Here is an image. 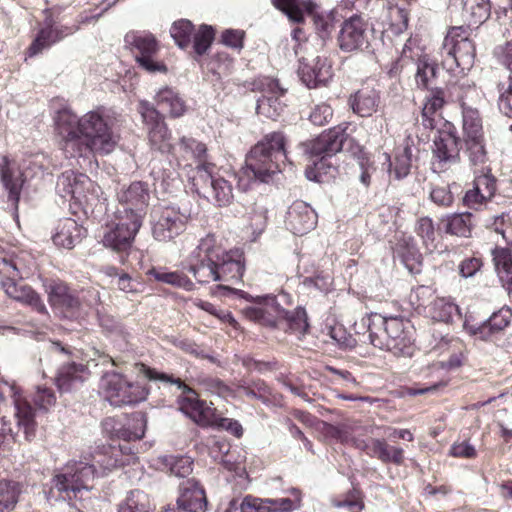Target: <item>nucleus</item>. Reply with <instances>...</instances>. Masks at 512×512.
Returning a JSON list of instances; mask_svg holds the SVG:
<instances>
[{"instance_id":"nucleus-41","label":"nucleus","mask_w":512,"mask_h":512,"mask_svg":"<svg viewBox=\"0 0 512 512\" xmlns=\"http://www.w3.org/2000/svg\"><path fill=\"white\" fill-rule=\"evenodd\" d=\"M411 160L412 150L409 140L406 139L395 155L394 162L390 164V173L398 180L405 178L410 173Z\"/></svg>"},{"instance_id":"nucleus-35","label":"nucleus","mask_w":512,"mask_h":512,"mask_svg":"<svg viewBox=\"0 0 512 512\" xmlns=\"http://www.w3.org/2000/svg\"><path fill=\"white\" fill-rule=\"evenodd\" d=\"M125 450L126 447L121 446H102L95 451L93 459L94 462L104 470V472L111 471L116 467L126 464V461L122 457Z\"/></svg>"},{"instance_id":"nucleus-11","label":"nucleus","mask_w":512,"mask_h":512,"mask_svg":"<svg viewBox=\"0 0 512 512\" xmlns=\"http://www.w3.org/2000/svg\"><path fill=\"white\" fill-rule=\"evenodd\" d=\"M273 5L284 12L288 18L296 23L304 20V12L312 16L315 30L321 39H326L333 30V21L329 15L313 12L314 4L307 0H272Z\"/></svg>"},{"instance_id":"nucleus-19","label":"nucleus","mask_w":512,"mask_h":512,"mask_svg":"<svg viewBox=\"0 0 512 512\" xmlns=\"http://www.w3.org/2000/svg\"><path fill=\"white\" fill-rule=\"evenodd\" d=\"M337 42L343 52H353L368 44V25L357 15L346 19L339 30Z\"/></svg>"},{"instance_id":"nucleus-30","label":"nucleus","mask_w":512,"mask_h":512,"mask_svg":"<svg viewBox=\"0 0 512 512\" xmlns=\"http://www.w3.org/2000/svg\"><path fill=\"white\" fill-rule=\"evenodd\" d=\"M349 104L358 116L369 117L378 109L380 94L373 88L365 87L350 96Z\"/></svg>"},{"instance_id":"nucleus-6","label":"nucleus","mask_w":512,"mask_h":512,"mask_svg":"<svg viewBox=\"0 0 512 512\" xmlns=\"http://www.w3.org/2000/svg\"><path fill=\"white\" fill-rule=\"evenodd\" d=\"M139 372L149 380L177 385L185 394L178 400L179 409L201 427H212L215 425L218 415L216 408L212 406V403L200 400L195 391L182 382L180 378H174L172 375L159 372L144 364L140 365Z\"/></svg>"},{"instance_id":"nucleus-48","label":"nucleus","mask_w":512,"mask_h":512,"mask_svg":"<svg viewBox=\"0 0 512 512\" xmlns=\"http://www.w3.org/2000/svg\"><path fill=\"white\" fill-rule=\"evenodd\" d=\"M193 25L190 21L182 19L173 23L170 34L180 48H186L191 42Z\"/></svg>"},{"instance_id":"nucleus-10","label":"nucleus","mask_w":512,"mask_h":512,"mask_svg":"<svg viewBox=\"0 0 512 512\" xmlns=\"http://www.w3.org/2000/svg\"><path fill=\"white\" fill-rule=\"evenodd\" d=\"M443 51L448 59L445 63L452 68L455 64L462 69H469L476 56L475 45L470 39L469 31L463 26L452 27L443 42Z\"/></svg>"},{"instance_id":"nucleus-26","label":"nucleus","mask_w":512,"mask_h":512,"mask_svg":"<svg viewBox=\"0 0 512 512\" xmlns=\"http://www.w3.org/2000/svg\"><path fill=\"white\" fill-rule=\"evenodd\" d=\"M0 180L9 193V199L16 204L19 201L24 180L16 161L5 155L0 157Z\"/></svg>"},{"instance_id":"nucleus-3","label":"nucleus","mask_w":512,"mask_h":512,"mask_svg":"<svg viewBox=\"0 0 512 512\" xmlns=\"http://www.w3.org/2000/svg\"><path fill=\"white\" fill-rule=\"evenodd\" d=\"M36 428L32 406L14 384L0 382V447L10 449L20 429L30 440Z\"/></svg>"},{"instance_id":"nucleus-40","label":"nucleus","mask_w":512,"mask_h":512,"mask_svg":"<svg viewBox=\"0 0 512 512\" xmlns=\"http://www.w3.org/2000/svg\"><path fill=\"white\" fill-rule=\"evenodd\" d=\"M293 498L261 499V512H292L300 507L301 497L298 490H291Z\"/></svg>"},{"instance_id":"nucleus-52","label":"nucleus","mask_w":512,"mask_h":512,"mask_svg":"<svg viewBox=\"0 0 512 512\" xmlns=\"http://www.w3.org/2000/svg\"><path fill=\"white\" fill-rule=\"evenodd\" d=\"M465 144L470 162L473 165L484 164L487 161V153L483 143V136L465 138Z\"/></svg>"},{"instance_id":"nucleus-36","label":"nucleus","mask_w":512,"mask_h":512,"mask_svg":"<svg viewBox=\"0 0 512 512\" xmlns=\"http://www.w3.org/2000/svg\"><path fill=\"white\" fill-rule=\"evenodd\" d=\"M445 104L444 91L441 88H431L425 97L422 108V123L426 128L433 129L436 126L434 115L440 111Z\"/></svg>"},{"instance_id":"nucleus-47","label":"nucleus","mask_w":512,"mask_h":512,"mask_svg":"<svg viewBox=\"0 0 512 512\" xmlns=\"http://www.w3.org/2000/svg\"><path fill=\"white\" fill-rule=\"evenodd\" d=\"M46 292L50 305L58 309L73 291L64 282L53 280L46 285Z\"/></svg>"},{"instance_id":"nucleus-28","label":"nucleus","mask_w":512,"mask_h":512,"mask_svg":"<svg viewBox=\"0 0 512 512\" xmlns=\"http://www.w3.org/2000/svg\"><path fill=\"white\" fill-rule=\"evenodd\" d=\"M85 230L71 218H64L58 221L52 240L55 245L66 249H72L81 242Z\"/></svg>"},{"instance_id":"nucleus-9","label":"nucleus","mask_w":512,"mask_h":512,"mask_svg":"<svg viewBox=\"0 0 512 512\" xmlns=\"http://www.w3.org/2000/svg\"><path fill=\"white\" fill-rule=\"evenodd\" d=\"M124 41L142 69L149 73L167 72V66L158 59L160 44L153 34L131 31L125 35Z\"/></svg>"},{"instance_id":"nucleus-15","label":"nucleus","mask_w":512,"mask_h":512,"mask_svg":"<svg viewBox=\"0 0 512 512\" xmlns=\"http://www.w3.org/2000/svg\"><path fill=\"white\" fill-rule=\"evenodd\" d=\"M346 139L347 134L342 126H336L323 132L316 139L302 144L306 160L322 156L331 157L341 151Z\"/></svg>"},{"instance_id":"nucleus-44","label":"nucleus","mask_w":512,"mask_h":512,"mask_svg":"<svg viewBox=\"0 0 512 512\" xmlns=\"http://www.w3.org/2000/svg\"><path fill=\"white\" fill-rule=\"evenodd\" d=\"M20 494V486L13 481H0V512H10L14 509L18 496Z\"/></svg>"},{"instance_id":"nucleus-64","label":"nucleus","mask_w":512,"mask_h":512,"mask_svg":"<svg viewBox=\"0 0 512 512\" xmlns=\"http://www.w3.org/2000/svg\"><path fill=\"white\" fill-rule=\"evenodd\" d=\"M332 116V108L328 104L322 103L315 106V108L310 113L309 118L313 124L322 126L328 123Z\"/></svg>"},{"instance_id":"nucleus-59","label":"nucleus","mask_w":512,"mask_h":512,"mask_svg":"<svg viewBox=\"0 0 512 512\" xmlns=\"http://www.w3.org/2000/svg\"><path fill=\"white\" fill-rule=\"evenodd\" d=\"M390 26L396 33H401L408 27V13L405 9L395 5L388 7Z\"/></svg>"},{"instance_id":"nucleus-51","label":"nucleus","mask_w":512,"mask_h":512,"mask_svg":"<svg viewBox=\"0 0 512 512\" xmlns=\"http://www.w3.org/2000/svg\"><path fill=\"white\" fill-rule=\"evenodd\" d=\"M455 89L458 90V98L463 108L464 103L467 105L475 104L481 100V91L469 79L460 81Z\"/></svg>"},{"instance_id":"nucleus-49","label":"nucleus","mask_w":512,"mask_h":512,"mask_svg":"<svg viewBox=\"0 0 512 512\" xmlns=\"http://www.w3.org/2000/svg\"><path fill=\"white\" fill-rule=\"evenodd\" d=\"M224 512H261V499L251 495L233 498Z\"/></svg>"},{"instance_id":"nucleus-2","label":"nucleus","mask_w":512,"mask_h":512,"mask_svg":"<svg viewBox=\"0 0 512 512\" xmlns=\"http://www.w3.org/2000/svg\"><path fill=\"white\" fill-rule=\"evenodd\" d=\"M185 269L201 284L237 283L245 270L244 254L239 249L225 250L215 235L207 234L188 256Z\"/></svg>"},{"instance_id":"nucleus-12","label":"nucleus","mask_w":512,"mask_h":512,"mask_svg":"<svg viewBox=\"0 0 512 512\" xmlns=\"http://www.w3.org/2000/svg\"><path fill=\"white\" fill-rule=\"evenodd\" d=\"M116 222L103 236L104 246L114 251H125L130 248L142 222L137 214H120L115 212Z\"/></svg>"},{"instance_id":"nucleus-63","label":"nucleus","mask_w":512,"mask_h":512,"mask_svg":"<svg viewBox=\"0 0 512 512\" xmlns=\"http://www.w3.org/2000/svg\"><path fill=\"white\" fill-rule=\"evenodd\" d=\"M334 506L341 509H347L349 512H360L364 508V503L360 493L358 491H354L344 499L334 501Z\"/></svg>"},{"instance_id":"nucleus-14","label":"nucleus","mask_w":512,"mask_h":512,"mask_svg":"<svg viewBox=\"0 0 512 512\" xmlns=\"http://www.w3.org/2000/svg\"><path fill=\"white\" fill-rule=\"evenodd\" d=\"M214 168L212 163L199 164L194 177V186L199 190L210 185L215 203L219 206H226L233 199L232 185L225 178L216 177L213 172Z\"/></svg>"},{"instance_id":"nucleus-7","label":"nucleus","mask_w":512,"mask_h":512,"mask_svg":"<svg viewBox=\"0 0 512 512\" xmlns=\"http://www.w3.org/2000/svg\"><path fill=\"white\" fill-rule=\"evenodd\" d=\"M96 469L93 464L82 461L67 463L52 478L53 488L64 493L71 500L77 498L83 491H89V482L95 477Z\"/></svg>"},{"instance_id":"nucleus-20","label":"nucleus","mask_w":512,"mask_h":512,"mask_svg":"<svg viewBox=\"0 0 512 512\" xmlns=\"http://www.w3.org/2000/svg\"><path fill=\"white\" fill-rule=\"evenodd\" d=\"M118 200L120 207L117 209V213L137 214L139 221L142 222L149 200V192L145 184L142 182L131 183L118 193Z\"/></svg>"},{"instance_id":"nucleus-56","label":"nucleus","mask_w":512,"mask_h":512,"mask_svg":"<svg viewBox=\"0 0 512 512\" xmlns=\"http://www.w3.org/2000/svg\"><path fill=\"white\" fill-rule=\"evenodd\" d=\"M471 22L481 24L486 21L491 13L490 0H469Z\"/></svg>"},{"instance_id":"nucleus-5","label":"nucleus","mask_w":512,"mask_h":512,"mask_svg":"<svg viewBox=\"0 0 512 512\" xmlns=\"http://www.w3.org/2000/svg\"><path fill=\"white\" fill-rule=\"evenodd\" d=\"M285 145L282 133L267 134L247 155L243 174L249 179L267 182L272 175L280 172V165L288 160Z\"/></svg>"},{"instance_id":"nucleus-60","label":"nucleus","mask_w":512,"mask_h":512,"mask_svg":"<svg viewBox=\"0 0 512 512\" xmlns=\"http://www.w3.org/2000/svg\"><path fill=\"white\" fill-rule=\"evenodd\" d=\"M474 187L481 194V198L486 201L494 195L496 191V182L491 175L483 173L475 178Z\"/></svg>"},{"instance_id":"nucleus-24","label":"nucleus","mask_w":512,"mask_h":512,"mask_svg":"<svg viewBox=\"0 0 512 512\" xmlns=\"http://www.w3.org/2000/svg\"><path fill=\"white\" fill-rule=\"evenodd\" d=\"M259 87L264 93L271 94V96L263 95L258 99L257 113L267 118L276 119L283 111V105L279 101L278 96L283 95L285 90L279 86L277 80L269 77L261 79Z\"/></svg>"},{"instance_id":"nucleus-62","label":"nucleus","mask_w":512,"mask_h":512,"mask_svg":"<svg viewBox=\"0 0 512 512\" xmlns=\"http://www.w3.org/2000/svg\"><path fill=\"white\" fill-rule=\"evenodd\" d=\"M464 328L471 336L475 337V339L482 341H488L496 334L488 321L477 325L465 323Z\"/></svg>"},{"instance_id":"nucleus-57","label":"nucleus","mask_w":512,"mask_h":512,"mask_svg":"<svg viewBox=\"0 0 512 512\" xmlns=\"http://www.w3.org/2000/svg\"><path fill=\"white\" fill-rule=\"evenodd\" d=\"M214 39V31L212 27L202 25L199 31L194 35V51L198 55L206 53L210 48L211 43Z\"/></svg>"},{"instance_id":"nucleus-18","label":"nucleus","mask_w":512,"mask_h":512,"mask_svg":"<svg viewBox=\"0 0 512 512\" xmlns=\"http://www.w3.org/2000/svg\"><path fill=\"white\" fill-rule=\"evenodd\" d=\"M141 115L148 125V138L151 146L162 153H171L173 146L168 128L159 112L146 103H141Z\"/></svg>"},{"instance_id":"nucleus-37","label":"nucleus","mask_w":512,"mask_h":512,"mask_svg":"<svg viewBox=\"0 0 512 512\" xmlns=\"http://www.w3.org/2000/svg\"><path fill=\"white\" fill-rule=\"evenodd\" d=\"M495 270L504 286H512V253L509 248L496 247L492 251Z\"/></svg>"},{"instance_id":"nucleus-1","label":"nucleus","mask_w":512,"mask_h":512,"mask_svg":"<svg viewBox=\"0 0 512 512\" xmlns=\"http://www.w3.org/2000/svg\"><path fill=\"white\" fill-rule=\"evenodd\" d=\"M55 126L61 138V149L67 157L85 156L89 152L107 155L117 145V136L98 112L91 111L78 118L64 109L57 113Z\"/></svg>"},{"instance_id":"nucleus-13","label":"nucleus","mask_w":512,"mask_h":512,"mask_svg":"<svg viewBox=\"0 0 512 512\" xmlns=\"http://www.w3.org/2000/svg\"><path fill=\"white\" fill-rule=\"evenodd\" d=\"M461 140L449 124L434 139V166L444 171L459 162Z\"/></svg>"},{"instance_id":"nucleus-38","label":"nucleus","mask_w":512,"mask_h":512,"mask_svg":"<svg viewBox=\"0 0 512 512\" xmlns=\"http://www.w3.org/2000/svg\"><path fill=\"white\" fill-rule=\"evenodd\" d=\"M428 314L435 321L449 323L460 314V310L450 298L439 297L430 303Z\"/></svg>"},{"instance_id":"nucleus-58","label":"nucleus","mask_w":512,"mask_h":512,"mask_svg":"<svg viewBox=\"0 0 512 512\" xmlns=\"http://www.w3.org/2000/svg\"><path fill=\"white\" fill-rule=\"evenodd\" d=\"M35 406L42 411H48L56 403V395L51 388L38 386L33 394Z\"/></svg>"},{"instance_id":"nucleus-34","label":"nucleus","mask_w":512,"mask_h":512,"mask_svg":"<svg viewBox=\"0 0 512 512\" xmlns=\"http://www.w3.org/2000/svg\"><path fill=\"white\" fill-rule=\"evenodd\" d=\"M469 212L449 214L441 219L446 233L457 237H470L473 221Z\"/></svg>"},{"instance_id":"nucleus-21","label":"nucleus","mask_w":512,"mask_h":512,"mask_svg":"<svg viewBox=\"0 0 512 512\" xmlns=\"http://www.w3.org/2000/svg\"><path fill=\"white\" fill-rule=\"evenodd\" d=\"M187 217L175 208L166 207L153 225L154 238L160 242H168L181 234L186 225Z\"/></svg>"},{"instance_id":"nucleus-4","label":"nucleus","mask_w":512,"mask_h":512,"mask_svg":"<svg viewBox=\"0 0 512 512\" xmlns=\"http://www.w3.org/2000/svg\"><path fill=\"white\" fill-rule=\"evenodd\" d=\"M367 325L369 339L374 347L391 352L396 357H412L415 352L414 329L399 316L385 317L371 313L362 319Z\"/></svg>"},{"instance_id":"nucleus-33","label":"nucleus","mask_w":512,"mask_h":512,"mask_svg":"<svg viewBox=\"0 0 512 512\" xmlns=\"http://www.w3.org/2000/svg\"><path fill=\"white\" fill-rule=\"evenodd\" d=\"M155 100L159 110L171 117H180L186 112L185 101L171 88L159 90Z\"/></svg>"},{"instance_id":"nucleus-32","label":"nucleus","mask_w":512,"mask_h":512,"mask_svg":"<svg viewBox=\"0 0 512 512\" xmlns=\"http://www.w3.org/2000/svg\"><path fill=\"white\" fill-rule=\"evenodd\" d=\"M206 145L193 138L182 137L177 147H173L171 154L179 166H190V159H195L202 164L206 155Z\"/></svg>"},{"instance_id":"nucleus-46","label":"nucleus","mask_w":512,"mask_h":512,"mask_svg":"<svg viewBox=\"0 0 512 512\" xmlns=\"http://www.w3.org/2000/svg\"><path fill=\"white\" fill-rule=\"evenodd\" d=\"M153 277L163 283L173 285L175 287L183 288L187 291H191L194 288V283L183 273L180 272H168L163 270H151L150 272Z\"/></svg>"},{"instance_id":"nucleus-55","label":"nucleus","mask_w":512,"mask_h":512,"mask_svg":"<svg viewBox=\"0 0 512 512\" xmlns=\"http://www.w3.org/2000/svg\"><path fill=\"white\" fill-rule=\"evenodd\" d=\"M58 309L62 311L65 316L75 319L83 318L87 313L85 306L74 291Z\"/></svg>"},{"instance_id":"nucleus-25","label":"nucleus","mask_w":512,"mask_h":512,"mask_svg":"<svg viewBox=\"0 0 512 512\" xmlns=\"http://www.w3.org/2000/svg\"><path fill=\"white\" fill-rule=\"evenodd\" d=\"M1 286L8 297L30 306L42 315H48L47 308L40 295L30 286L16 282L15 279H2Z\"/></svg>"},{"instance_id":"nucleus-31","label":"nucleus","mask_w":512,"mask_h":512,"mask_svg":"<svg viewBox=\"0 0 512 512\" xmlns=\"http://www.w3.org/2000/svg\"><path fill=\"white\" fill-rule=\"evenodd\" d=\"M88 374L87 367L80 363L63 364L57 373L55 383L60 392H70L82 383Z\"/></svg>"},{"instance_id":"nucleus-50","label":"nucleus","mask_w":512,"mask_h":512,"mask_svg":"<svg viewBox=\"0 0 512 512\" xmlns=\"http://www.w3.org/2000/svg\"><path fill=\"white\" fill-rule=\"evenodd\" d=\"M415 231L421 237L427 249L432 250L435 248L436 232L431 218H419L415 225Z\"/></svg>"},{"instance_id":"nucleus-45","label":"nucleus","mask_w":512,"mask_h":512,"mask_svg":"<svg viewBox=\"0 0 512 512\" xmlns=\"http://www.w3.org/2000/svg\"><path fill=\"white\" fill-rule=\"evenodd\" d=\"M162 464L177 477H187L193 471V460L189 456H163Z\"/></svg>"},{"instance_id":"nucleus-61","label":"nucleus","mask_w":512,"mask_h":512,"mask_svg":"<svg viewBox=\"0 0 512 512\" xmlns=\"http://www.w3.org/2000/svg\"><path fill=\"white\" fill-rule=\"evenodd\" d=\"M512 311L510 308L503 307L497 312L493 313L487 320L492 329L497 333L504 330L511 322Z\"/></svg>"},{"instance_id":"nucleus-17","label":"nucleus","mask_w":512,"mask_h":512,"mask_svg":"<svg viewBox=\"0 0 512 512\" xmlns=\"http://www.w3.org/2000/svg\"><path fill=\"white\" fill-rule=\"evenodd\" d=\"M56 190L61 197H70L76 203L84 204L88 203L89 194L95 192V186L87 175L68 170L59 176Z\"/></svg>"},{"instance_id":"nucleus-53","label":"nucleus","mask_w":512,"mask_h":512,"mask_svg":"<svg viewBox=\"0 0 512 512\" xmlns=\"http://www.w3.org/2000/svg\"><path fill=\"white\" fill-rule=\"evenodd\" d=\"M309 162L306 168L305 174L309 180L316 182L323 181V175L327 174L329 170H335V168L328 163V157L322 156L319 159L312 158L307 160Z\"/></svg>"},{"instance_id":"nucleus-54","label":"nucleus","mask_w":512,"mask_h":512,"mask_svg":"<svg viewBox=\"0 0 512 512\" xmlns=\"http://www.w3.org/2000/svg\"><path fill=\"white\" fill-rule=\"evenodd\" d=\"M436 76V67L425 60H420L415 75L416 84L419 88L430 90Z\"/></svg>"},{"instance_id":"nucleus-29","label":"nucleus","mask_w":512,"mask_h":512,"mask_svg":"<svg viewBox=\"0 0 512 512\" xmlns=\"http://www.w3.org/2000/svg\"><path fill=\"white\" fill-rule=\"evenodd\" d=\"M352 444L362 450L368 449V454L377 457L384 463L392 462L401 465L404 461V451L400 447L390 446L385 440L373 439L371 447L364 441L352 439Z\"/></svg>"},{"instance_id":"nucleus-22","label":"nucleus","mask_w":512,"mask_h":512,"mask_svg":"<svg viewBox=\"0 0 512 512\" xmlns=\"http://www.w3.org/2000/svg\"><path fill=\"white\" fill-rule=\"evenodd\" d=\"M298 75L308 88L325 85L332 78V66L326 58L317 56L311 60H300Z\"/></svg>"},{"instance_id":"nucleus-42","label":"nucleus","mask_w":512,"mask_h":512,"mask_svg":"<svg viewBox=\"0 0 512 512\" xmlns=\"http://www.w3.org/2000/svg\"><path fill=\"white\" fill-rule=\"evenodd\" d=\"M463 115V131L464 137H480L483 136L482 123L479 117V112L476 108L471 105L464 103L462 108Z\"/></svg>"},{"instance_id":"nucleus-8","label":"nucleus","mask_w":512,"mask_h":512,"mask_svg":"<svg viewBox=\"0 0 512 512\" xmlns=\"http://www.w3.org/2000/svg\"><path fill=\"white\" fill-rule=\"evenodd\" d=\"M106 399L113 406L134 405L147 398L148 390L117 372L106 373L101 381Z\"/></svg>"},{"instance_id":"nucleus-27","label":"nucleus","mask_w":512,"mask_h":512,"mask_svg":"<svg viewBox=\"0 0 512 512\" xmlns=\"http://www.w3.org/2000/svg\"><path fill=\"white\" fill-rule=\"evenodd\" d=\"M178 508L185 512H205L207 501L204 490L194 481H187L180 489Z\"/></svg>"},{"instance_id":"nucleus-39","label":"nucleus","mask_w":512,"mask_h":512,"mask_svg":"<svg viewBox=\"0 0 512 512\" xmlns=\"http://www.w3.org/2000/svg\"><path fill=\"white\" fill-rule=\"evenodd\" d=\"M53 21L47 20V27L40 30L35 40L32 42L29 48V55L34 56L41 52L44 48L49 47L51 44L61 40L68 34L74 32V29H69V31L63 34L61 31L52 28Z\"/></svg>"},{"instance_id":"nucleus-23","label":"nucleus","mask_w":512,"mask_h":512,"mask_svg":"<svg viewBox=\"0 0 512 512\" xmlns=\"http://www.w3.org/2000/svg\"><path fill=\"white\" fill-rule=\"evenodd\" d=\"M285 223L293 234L302 236L315 228L317 214L307 203L296 201L289 207Z\"/></svg>"},{"instance_id":"nucleus-16","label":"nucleus","mask_w":512,"mask_h":512,"mask_svg":"<svg viewBox=\"0 0 512 512\" xmlns=\"http://www.w3.org/2000/svg\"><path fill=\"white\" fill-rule=\"evenodd\" d=\"M242 313L248 320L269 327H274L280 320L288 318V313L273 296L257 297L251 305L242 309Z\"/></svg>"},{"instance_id":"nucleus-43","label":"nucleus","mask_w":512,"mask_h":512,"mask_svg":"<svg viewBox=\"0 0 512 512\" xmlns=\"http://www.w3.org/2000/svg\"><path fill=\"white\" fill-rule=\"evenodd\" d=\"M119 512H153V509L147 494L140 490H133L127 495Z\"/></svg>"}]
</instances>
